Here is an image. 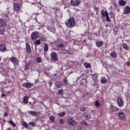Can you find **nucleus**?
<instances>
[{"instance_id": "nucleus-1", "label": "nucleus", "mask_w": 130, "mask_h": 130, "mask_svg": "<svg viewBox=\"0 0 130 130\" xmlns=\"http://www.w3.org/2000/svg\"><path fill=\"white\" fill-rule=\"evenodd\" d=\"M65 24L69 28H73V27H75V19L73 17L70 18L68 20L66 21Z\"/></svg>"}, {"instance_id": "nucleus-2", "label": "nucleus", "mask_w": 130, "mask_h": 130, "mask_svg": "<svg viewBox=\"0 0 130 130\" xmlns=\"http://www.w3.org/2000/svg\"><path fill=\"white\" fill-rule=\"evenodd\" d=\"M10 61L13 63L15 67H17V66H19V60L17 57L12 56L10 58Z\"/></svg>"}, {"instance_id": "nucleus-3", "label": "nucleus", "mask_w": 130, "mask_h": 130, "mask_svg": "<svg viewBox=\"0 0 130 130\" xmlns=\"http://www.w3.org/2000/svg\"><path fill=\"white\" fill-rule=\"evenodd\" d=\"M117 103L119 107H122L123 105H124V103L123 102L122 98L118 96L117 98Z\"/></svg>"}, {"instance_id": "nucleus-4", "label": "nucleus", "mask_w": 130, "mask_h": 130, "mask_svg": "<svg viewBox=\"0 0 130 130\" xmlns=\"http://www.w3.org/2000/svg\"><path fill=\"white\" fill-rule=\"evenodd\" d=\"M51 58L53 61H57L58 59L57 54L55 52H52L51 53Z\"/></svg>"}, {"instance_id": "nucleus-5", "label": "nucleus", "mask_w": 130, "mask_h": 130, "mask_svg": "<svg viewBox=\"0 0 130 130\" xmlns=\"http://www.w3.org/2000/svg\"><path fill=\"white\" fill-rule=\"evenodd\" d=\"M39 36V34L37 31L32 32L31 34L30 37L31 40H36L38 37Z\"/></svg>"}, {"instance_id": "nucleus-6", "label": "nucleus", "mask_w": 130, "mask_h": 130, "mask_svg": "<svg viewBox=\"0 0 130 130\" xmlns=\"http://www.w3.org/2000/svg\"><path fill=\"white\" fill-rule=\"evenodd\" d=\"M70 3L72 6L77 7V6H79L81 4V0H71Z\"/></svg>"}, {"instance_id": "nucleus-7", "label": "nucleus", "mask_w": 130, "mask_h": 130, "mask_svg": "<svg viewBox=\"0 0 130 130\" xmlns=\"http://www.w3.org/2000/svg\"><path fill=\"white\" fill-rule=\"evenodd\" d=\"M118 116L121 120H125V119H126V117H125L123 112H119L118 113Z\"/></svg>"}, {"instance_id": "nucleus-8", "label": "nucleus", "mask_w": 130, "mask_h": 130, "mask_svg": "<svg viewBox=\"0 0 130 130\" xmlns=\"http://www.w3.org/2000/svg\"><path fill=\"white\" fill-rule=\"evenodd\" d=\"M68 123L69 125H72L73 126H75L77 124V122L75 121L72 118H70L68 120Z\"/></svg>"}, {"instance_id": "nucleus-9", "label": "nucleus", "mask_w": 130, "mask_h": 130, "mask_svg": "<svg viewBox=\"0 0 130 130\" xmlns=\"http://www.w3.org/2000/svg\"><path fill=\"white\" fill-rule=\"evenodd\" d=\"M127 14H130V7L127 6L124 9L123 14L127 15Z\"/></svg>"}, {"instance_id": "nucleus-10", "label": "nucleus", "mask_w": 130, "mask_h": 130, "mask_svg": "<svg viewBox=\"0 0 130 130\" xmlns=\"http://www.w3.org/2000/svg\"><path fill=\"white\" fill-rule=\"evenodd\" d=\"M33 86V84L30 83L29 82H26L23 83L24 88H27V89H30Z\"/></svg>"}, {"instance_id": "nucleus-11", "label": "nucleus", "mask_w": 130, "mask_h": 130, "mask_svg": "<svg viewBox=\"0 0 130 130\" xmlns=\"http://www.w3.org/2000/svg\"><path fill=\"white\" fill-rule=\"evenodd\" d=\"M6 50H7L6 45L4 44L0 45V51H2V52H5Z\"/></svg>"}, {"instance_id": "nucleus-12", "label": "nucleus", "mask_w": 130, "mask_h": 130, "mask_svg": "<svg viewBox=\"0 0 130 130\" xmlns=\"http://www.w3.org/2000/svg\"><path fill=\"white\" fill-rule=\"evenodd\" d=\"M29 115H32V116H37V112L35 111H28L27 112Z\"/></svg>"}, {"instance_id": "nucleus-13", "label": "nucleus", "mask_w": 130, "mask_h": 130, "mask_svg": "<svg viewBox=\"0 0 130 130\" xmlns=\"http://www.w3.org/2000/svg\"><path fill=\"white\" fill-rule=\"evenodd\" d=\"M26 47V50L28 53H30L31 52V47H30V45L28 43H26L25 45Z\"/></svg>"}, {"instance_id": "nucleus-14", "label": "nucleus", "mask_w": 130, "mask_h": 130, "mask_svg": "<svg viewBox=\"0 0 130 130\" xmlns=\"http://www.w3.org/2000/svg\"><path fill=\"white\" fill-rule=\"evenodd\" d=\"M14 8L16 12L20 11V6L18 3H14Z\"/></svg>"}, {"instance_id": "nucleus-15", "label": "nucleus", "mask_w": 130, "mask_h": 130, "mask_svg": "<svg viewBox=\"0 0 130 130\" xmlns=\"http://www.w3.org/2000/svg\"><path fill=\"white\" fill-rule=\"evenodd\" d=\"M110 55L113 58H116L117 57V53L115 51H113V52H111Z\"/></svg>"}, {"instance_id": "nucleus-16", "label": "nucleus", "mask_w": 130, "mask_h": 130, "mask_svg": "<svg viewBox=\"0 0 130 130\" xmlns=\"http://www.w3.org/2000/svg\"><path fill=\"white\" fill-rule=\"evenodd\" d=\"M119 5L123 7V6H125V5H126V1H124V0H120L119 1Z\"/></svg>"}, {"instance_id": "nucleus-17", "label": "nucleus", "mask_w": 130, "mask_h": 130, "mask_svg": "<svg viewBox=\"0 0 130 130\" xmlns=\"http://www.w3.org/2000/svg\"><path fill=\"white\" fill-rule=\"evenodd\" d=\"M3 26H7V23H5L4 20L0 19V27H3Z\"/></svg>"}, {"instance_id": "nucleus-18", "label": "nucleus", "mask_w": 130, "mask_h": 130, "mask_svg": "<svg viewBox=\"0 0 130 130\" xmlns=\"http://www.w3.org/2000/svg\"><path fill=\"white\" fill-rule=\"evenodd\" d=\"M101 15L102 16V17H107V16H108V13H107V11H104V10H102L101 11Z\"/></svg>"}, {"instance_id": "nucleus-19", "label": "nucleus", "mask_w": 130, "mask_h": 130, "mask_svg": "<svg viewBox=\"0 0 130 130\" xmlns=\"http://www.w3.org/2000/svg\"><path fill=\"white\" fill-rule=\"evenodd\" d=\"M96 45L97 47H101L102 45H103V41H97L96 42Z\"/></svg>"}, {"instance_id": "nucleus-20", "label": "nucleus", "mask_w": 130, "mask_h": 130, "mask_svg": "<svg viewBox=\"0 0 130 130\" xmlns=\"http://www.w3.org/2000/svg\"><path fill=\"white\" fill-rule=\"evenodd\" d=\"M110 109L112 111H114V112H116V111H118V108L115 107L113 106H111L110 107Z\"/></svg>"}, {"instance_id": "nucleus-21", "label": "nucleus", "mask_w": 130, "mask_h": 130, "mask_svg": "<svg viewBox=\"0 0 130 130\" xmlns=\"http://www.w3.org/2000/svg\"><path fill=\"white\" fill-rule=\"evenodd\" d=\"M122 46L124 49H125V50H129V47L128 46V45H127V44L124 43L122 44Z\"/></svg>"}, {"instance_id": "nucleus-22", "label": "nucleus", "mask_w": 130, "mask_h": 130, "mask_svg": "<svg viewBox=\"0 0 130 130\" xmlns=\"http://www.w3.org/2000/svg\"><path fill=\"white\" fill-rule=\"evenodd\" d=\"M107 81V80L106 79L105 77H103L101 78V83L102 84H105V83H106Z\"/></svg>"}, {"instance_id": "nucleus-23", "label": "nucleus", "mask_w": 130, "mask_h": 130, "mask_svg": "<svg viewBox=\"0 0 130 130\" xmlns=\"http://www.w3.org/2000/svg\"><path fill=\"white\" fill-rule=\"evenodd\" d=\"M48 29L50 31V32H52V33L55 32V28L51 27V26H49L48 27Z\"/></svg>"}, {"instance_id": "nucleus-24", "label": "nucleus", "mask_w": 130, "mask_h": 130, "mask_svg": "<svg viewBox=\"0 0 130 130\" xmlns=\"http://www.w3.org/2000/svg\"><path fill=\"white\" fill-rule=\"evenodd\" d=\"M28 99H29V98L27 96H24V98H23V103H24V104H26V103H28Z\"/></svg>"}, {"instance_id": "nucleus-25", "label": "nucleus", "mask_w": 130, "mask_h": 130, "mask_svg": "<svg viewBox=\"0 0 130 130\" xmlns=\"http://www.w3.org/2000/svg\"><path fill=\"white\" fill-rule=\"evenodd\" d=\"M84 67L86 69H90L91 68V64L88 62H85Z\"/></svg>"}, {"instance_id": "nucleus-26", "label": "nucleus", "mask_w": 130, "mask_h": 130, "mask_svg": "<svg viewBox=\"0 0 130 130\" xmlns=\"http://www.w3.org/2000/svg\"><path fill=\"white\" fill-rule=\"evenodd\" d=\"M44 50L45 52L48 51V45H47V44H44Z\"/></svg>"}, {"instance_id": "nucleus-27", "label": "nucleus", "mask_w": 130, "mask_h": 130, "mask_svg": "<svg viewBox=\"0 0 130 130\" xmlns=\"http://www.w3.org/2000/svg\"><path fill=\"white\" fill-rule=\"evenodd\" d=\"M56 47L57 48H63V46H64V45L61 44V43H59V44H57L56 45Z\"/></svg>"}, {"instance_id": "nucleus-28", "label": "nucleus", "mask_w": 130, "mask_h": 130, "mask_svg": "<svg viewBox=\"0 0 130 130\" xmlns=\"http://www.w3.org/2000/svg\"><path fill=\"white\" fill-rule=\"evenodd\" d=\"M30 67V64L27 63H25L24 66V71H28L29 70V67Z\"/></svg>"}, {"instance_id": "nucleus-29", "label": "nucleus", "mask_w": 130, "mask_h": 130, "mask_svg": "<svg viewBox=\"0 0 130 130\" xmlns=\"http://www.w3.org/2000/svg\"><path fill=\"white\" fill-rule=\"evenodd\" d=\"M61 53H62L63 54H67V53L70 54V51L67 50L66 49H62V51L61 52Z\"/></svg>"}, {"instance_id": "nucleus-30", "label": "nucleus", "mask_w": 130, "mask_h": 130, "mask_svg": "<svg viewBox=\"0 0 130 130\" xmlns=\"http://www.w3.org/2000/svg\"><path fill=\"white\" fill-rule=\"evenodd\" d=\"M92 80H93V81H97V79L98 78V77L97 76V75L92 74Z\"/></svg>"}, {"instance_id": "nucleus-31", "label": "nucleus", "mask_w": 130, "mask_h": 130, "mask_svg": "<svg viewBox=\"0 0 130 130\" xmlns=\"http://www.w3.org/2000/svg\"><path fill=\"white\" fill-rule=\"evenodd\" d=\"M41 43V42L40 41V40H37L34 42L35 45H40Z\"/></svg>"}, {"instance_id": "nucleus-32", "label": "nucleus", "mask_w": 130, "mask_h": 130, "mask_svg": "<svg viewBox=\"0 0 130 130\" xmlns=\"http://www.w3.org/2000/svg\"><path fill=\"white\" fill-rule=\"evenodd\" d=\"M58 94L59 95H63V89H60L58 91Z\"/></svg>"}, {"instance_id": "nucleus-33", "label": "nucleus", "mask_w": 130, "mask_h": 130, "mask_svg": "<svg viewBox=\"0 0 130 130\" xmlns=\"http://www.w3.org/2000/svg\"><path fill=\"white\" fill-rule=\"evenodd\" d=\"M8 122L10 123V124H11V125H13L14 127H16V124L13 122L12 120H9Z\"/></svg>"}, {"instance_id": "nucleus-34", "label": "nucleus", "mask_w": 130, "mask_h": 130, "mask_svg": "<svg viewBox=\"0 0 130 130\" xmlns=\"http://www.w3.org/2000/svg\"><path fill=\"white\" fill-rule=\"evenodd\" d=\"M66 114V112H62L61 113H58V115L59 116H60L61 117H62V116H64V115Z\"/></svg>"}, {"instance_id": "nucleus-35", "label": "nucleus", "mask_w": 130, "mask_h": 130, "mask_svg": "<svg viewBox=\"0 0 130 130\" xmlns=\"http://www.w3.org/2000/svg\"><path fill=\"white\" fill-rule=\"evenodd\" d=\"M101 105V104H100L99 101H96L95 102V106H96V107H98L100 106Z\"/></svg>"}, {"instance_id": "nucleus-36", "label": "nucleus", "mask_w": 130, "mask_h": 130, "mask_svg": "<svg viewBox=\"0 0 130 130\" xmlns=\"http://www.w3.org/2000/svg\"><path fill=\"white\" fill-rule=\"evenodd\" d=\"M110 16H111V18H115V14H114V13L111 12L110 13Z\"/></svg>"}, {"instance_id": "nucleus-37", "label": "nucleus", "mask_w": 130, "mask_h": 130, "mask_svg": "<svg viewBox=\"0 0 130 130\" xmlns=\"http://www.w3.org/2000/svg\"><path fill=\"white\" fill-rule=\"evenodd\" d=\"M106 21L107 22H109V23H111V20H110V18H109V16L108 15H107V16H106Z\"/></svg>"}, {"instance_id": "nucleus-38", "label": "nucleus", "mask_w": 130, "mask_h": 130, "mask_svg": "<svg viewBox=\"0 0 130 130\" xmlns=\"http://www.w3.org/2000/svg\"><path fill=\"white\" fill-rule=\"evenodd\" d=\"M91 116L89 114L85 113L84 114V117H86L87 119H89Z\"/></svg>"}, {"instance_id": "nucleus-39", "label": "nucleus", "mask_w": 130, "mask_h": 130, "mask_svg": "<svg viewBox=\"0 0 130 130\" xmlns=\"http://www.w3.org/2000/svg\"><path fill=\"white\" fill-rule=\"evenodd\" d=\"M22 124H23V126H24V127H28V125H29V124H28L26 122H25V121H23V122H22Z\"/></svg>"}, {"instance_id": "nucleus-40", "label": "nucleus", "mask_w": 130, "mask_h": 130, "mask_svg": "<svg viewBox=\"0 0 130 130\" xmlns=\"http://www.w3.org/2000/svg\"><path fill=\"white\" fill-rule=\"evenodd\" d=\"M37 61L38 62H42V59L41 58V57H39L37 58Z\"/></svg>"}, {"instance_id": "nucleus-41", "label": "nucleus", "mask_w": 130, "mask_h": 130, "mask_svg": "<svg viewBox=\"0 0 130 130\" xmlns=\"http://www.w3.org/2000/svg\"><path fill=\"white\" fill-rule=\"evenodd\" d=\"M29 125H31V126H36V124L34 122H30L29 123Z\"/></svg>"}, {"instance_id": "nucleus-42", "label": "nucleus", "mask_w": 130, "mask_h": 130, "mask_svg": "<svg viewBox=\"0 0 130 130\" xmlns=\"http://www.w3.org/2000/svg\"><path fill=\"white\" fill-rule=\"evenodd\" d=\"M94 10L96 12V15H98V12H99V9L98 7H94Z\"/></svg>"}, {"instance_id": "nucleus-43", "label": "nucleus", "mask_w": 130, "mask_h": 130, "mask_svg": "<svg viewBox=\"0 0 130 130\" xmlns=\"http://www.w3.org/2000/svg\"><path fill=\"white\" fill-rule=\"evenodd\" d=\"M49 119L51 120V121H54V117L53 116H51L49 117Z\"/></svg>"}, {"instance_id": "nucleus-44", "label": "nucleus", "mask_w": 130, "mask_h": 130, "mask_svg": "<svg viewBox=\"0 0 130 130\" xmlns=\"http://www.w3.org/2000/svg\"><path fill=\"white\" fill-rule=\"evenodd\" d=\"M80 123H81V124H83V125H88L87 123L84 121L80 122Z\"/></svg>"}, {"instance_id": "nucleus-45", "label": "nucleus", "mask_w": 130, "mask_h": 130, "mask_svg": "<svg viewBox=\"0 0 130 130\" xmlns=\"http://www.w3.org/2000/svg\"><path fill=\"white\" fill-rule=\"evenodd\" d=\"M121 29L122 30H124V29H125V25L124 24V23H122V26H121Z\"/></svg>"}, {"instance_id": "nucleus-46", "label": "nucleus", "mask_w": 130, "mask_h": 130, "mask_svg": "<svg viewBox=\"0 0 130 130\" xmlns=\"http://www.w3.org/2000/svg\"><path fill=\"white\" fill-rule=\"evenodd\" d=\"M5 34V30L4 29L0 30V35H4Z\"/></svg>"}, {"instance_id": "nucleus-47", "label": "nucleus", "mask_w": 130, "mask_h": 130, "mask_svg": "<svg viewBox=\"0 0 130 130\" xmlns=\"http://www.w3.org/2000/svg\"><path fill=\"white\" fill-rule=\"evenodd\" d=\"M56 88H61V84H56Z\"/></svg>"}, {"instance_id": "nucleus-48", "label": "nucleus", "mask_w": 130, "mask_h": 130, "mask_svg": "<svg viewBox=\"0 0 130 130\" xmlns=\"http://www.w3.org/2000/svg\"><path fill=\"white\" fill-rule=\"evenodd\" d=\"M85 110H86V108L84 107H82L80 109L81 111H85Z\"/></svg>"}, {"instance_id": "nucleus-49", "label": "nucleus", "mask_w": 130, "mask_h": 130, "mask_svg": "<svg viewBox=\"0 0 130 130\" xmlns=\"http://www.w3.org/2000/svg\"><path fill=\"white\" fill-rule=\"evenodd\" d=\"M63 82L64 83V84H65L66 85H67V84H68V80H67V79H64V80H63Z\"/></svg>"}, {"instance_id": "nucleus-50", "label": "nucleus", "mask_w": 130, "mask_h": 130, "mask_svg": "<svg viewBox=\"0 0 130 130\" xmlns=\"http://www.w3.org/2000/svg\"><path fill=\"white\" fill-rule=\"evenodd\" d=\"M59 122L61 123V124H62L64 122L63 120L62 119H60Z\"/></svg>"}, {"instance_id": "nucleus-51", "label": "nucleus", "mask_w": 130, "mask_h": 130, "mask_svg": "<svg viewBox=\"0 0 130 130\" xmlns=\"http://www.w3.org/2000/svg\"><path fill=\"white\" fill-rule=\"evenodd\" d=\"M113 5L114 7H117L116 2H115V1H114V2H113Z\"/></svg>"}, {"instance_id": "nucleus-52", "label": "nucleus", "mask_w": 130, "mask_h": 130, "mask_svg": "<svg viewBox=\"0 0 130 130\" xmlns=\"http://www.w3.org/2000/svg\"><path fill=\"white\" fill-rule=\"evenodd\" d=\"M8 115H9V114L7 112L4 113V116L7 117L8 116Z\"/></svg>"}, {"instance_id": "nucleus-53", "label": "nucleus", "mask_w": 130, "mask_h": 130, "mask_svg": "<svg viewBox=\"0 0 130 130\" xmlns=\"http://www.w3.org/2000/svg\"><path fill=\"white\" fill-rule=\"evenodd\" d=\"M4 97H6V94L3 93V94H2V95H1V98H4Z\"/></svg>"}, {"instance_id": "nucleus-54", "label": "nucleus", "mask_w": 130, "mask_h": 130, "mask_svg": "<svg viewBox=\"0 0 130 130\" xmlns=\"http://www.w3.org/2000/svg\"><path fill=\"white\" fill-rule=\"evenodd\" d=\"M49 85L50 87H51V86H52V82L49 81Z\"/></svg>"}, {"instance_id": "nucleus-55", "label": "nucleus", "mask_w": 130, "mask_h": 130, "mask_svg": "<svg viewBox=\"0 0 130 130\" xmlns=\"http://www.w3.org/2000/svg\"><path fill=\"white\" fill-rule=\"evenodd\" d=\"M40 40L41 41H45V39L44 38H42L40 39Z\"/></svg>"}, {"instance_id": "nucleus-56", "label": "nucleus", "mask_w": 130, "mask_h": 130, "mask_svg": "<svg viewBox=\"0 0 130 130\" xmlns=\"http://www.w3.org/2000/svg\"><path fill=\"white\" fill-rule=\"evenodd\" d=\"M26 128H28V129H30L31 128V127L30 126V125H27V127H26Z\"/></svg>"}, {"instance_id": "nucleus-57", "label": "nucleus", "mask_w": 130, "mask_h": 130, "mask_svg": "<svg viewBox=\"0 0 130 130\" xmlns=\"http://www.w3.org/2000/svg\"><path fill=\"white\" fill-rule=\"evenodd\" d=\"M109 24H106L105 25V27H106V28H107V27H109Z\"/></svg>"}, {"instance_id": "nucleus-58", "label": "nucleus", "mask_w": 130, "mask_h": 130, "mask_svg": "<svg viewBox=\"0 0 130 130\" xmlns=\"http://www.w3.org/2000/svg\"><path fill=\"white\" fill-rule=\"evenodd\" d=\"M5 2L9 3V2H10V0H5Z\"/></svg>"}, {"instance_id": "nucleus-59", "label": "nucleus", "mask_w": 130, "mask_h": 130, "mask_svg": "<svg viewBox=\"0 0 130 130\" xmlns=\"http://www.w3.org/2000/svg\"><path fill=\"white\" fill-rule=\"evenodd\" d=\"M7 130H11V128H9L8 129H7Z\"/></svg>"}, {"instance_id": "nucleus-60", "label": "nucleus", "mask_w": 130, "mask_h": 130, "mask_svg": "<svg viewBox=\"0 0 130 130\" xmlns=\"http://www.w3.org/2000/svg\"><path fill=\"white\" fill-rule=\"evenodd\" d=\"M35 20H36V22H38L37 18H36Z\"/></svg>"}, {"instance_id": "nucleus-61", "label": "nucleus", "mask_w": 130, "mask_h": 130, "mask_svg": "<svg viewBox=\"0 0 130 130\" xmlns=\"http://www.w3.org/2000/svg\"><path fill=\"white\" fill-rule=\"evenodd\" d=\"M9 14H12V13H11V12H8Z\"/></svg>"}, {"instance_id": "nucleus-62", "label": "nucleus", "mask_w": 130, "mask_h": 130, "mask_svg": "<svg viewBox=\"0 0 130 130\" xmlns=\"http://www.w3.org/2000/svg\"><path fill=\"white\" fill-rule=\"evenodd\" d=\"M1 60H2V58H1V57H0V61H1Z\"/></svg>"}, {"instance_id": "nucleus-63", "label": "nucleus", "mask_w": 130, "mask_h": 130, "mask_svg": "<svg viewBox=\"0 0 130 130\" xmlns=\"http://www.w3.org/2000/svg\"><path fill=\"white\" fill-rule=\"evenodd\" d=\"M1 120H2V118L0 117V121H1Z\"/></svg>"}, {"instance_id": "nucleus-64", "label": "nucleus", "mask_w": 130, "mask_h": 130, "mask_svg": "<svg viewBox=\"0 0 130 130\" xmlns=\"http://www.w3.org/2000/svg\"><path fill=\"white\" fill-rule=\"evenodd\" d=\"M110 9H112V7H110Z\"/></svg>"}]
</instances>
